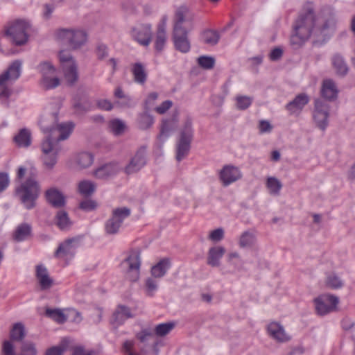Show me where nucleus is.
Masks as SVG:
<instances>
[{"mask_svg": "<svg viewBox=\"0 0 355 355\" xmlns=\"http://www.w3.org/2000/svg\"><path fill=\"white\" fill-rule=\"evenodd\" d=\"M336 25L335 15L324 8L318 14L311 3H307L293 25L290 44L293 49L301 47L311 37L314 42H325L334 33Z\"/></svg>", "mask_w": 355, "mask_h": 355, "instance_id": "obj_1", "label": "nucleus"}, {"mask_svg": "<svg viewBox=\"0 0 355 355\" xmlns=\"http://www.w3.org/2000/svg\"><path fill=\"white\" fill-rule=\"evenodd\" d=\"M58 110L51 112L46 109L38 122L42 132L48 135L41 143V157L43 165L49 170L55 166L62 150L59 142L67 139L74 127L71 122L58 123Z\"/></svg>", "mask_w": 355, "mask_h": 355, "instance_id": "obj_2", "label": "nucleus"}, {"mask_svg": "<svg viewBox=\"0 0 355 355\" xmlns=\"http://www.w3.org/2000/svg\"><path fill=\"white\" fill-rule=\"evenodd\" d=\"M56 40L72 50L84 46L88 41L87 32L80 28H60L55 33Z\"/></svg>", "mask_w": 355, "mask_h": 355, "instance_id": "obj_3", "label": "nucleus"}, {"mask_svg": "<svg viewBox=\"0 0 355 355\" xmlns=\"http://www.w3.org/2000/svg\"><path fill=\"white\" fill-rule=\"evenodd\" d=\"M21 65L22 62L20 60H15L0 75V98H8L12 94V85L19 78Z\"/></svg>", "mask_w": 355, "mask_h": 355, "instance_id": "obj_4", "label": "nucleus"}, {"mask_svg": "<svg viewBox=\"0 0 355 355\" xmlns=\"http://www.w3.org/2000/svg\"><path fill=\"white\" fill-rule=\"evenodd\" d=\"M16 191L26 209H31L35 207V201L40 194V187L34 178H28Z\"/></svg>", "mask_w": 355, "mask_h": 355, "instance_id": "obj_5", "label": "nucleus"}, {"mask_svg": "<svg viewBox=\"0 0 355 355\" xmlns=\"http://www.w3.org/2000/svg\"><path fill=\"white\" fill-rule=\"evenodd\" d=\"M30 28L28 21L24 19H17L8 24L5 28V35L16 45L24 44L28 40V30Z\"/></svg>", "mask_w": 355, "mask_h": 355, "instance_id": "obj_6", "label": "nucleus"}, {"mask_svg": "<svg viewBox=\"0 0 355 355\" xmlns=\"http://www.w3.org/2000/svg\"><path fill=\"white\" fill-rule=\"evenodd\" d=\"M37 69L42 76L40 85L45 89H52L60 85V79L56 75V69L49 61L41 62Z\"/></svg>", "mask_w": 355, "mask_h": 355, "instance_id": "obj_7", "label": "nucleus"}, {"mask_svg": "<svg viewBox=\"0 0 355 355\" xmlns=\"http://www.w3.org/2000/svg\"><path fill=\"white\" fill-rule=\"evenodd\" d=\"M193 135L192 121L187 119L180 131V139L177 144L176 159L178 162L183 159L189 153Z\"/></svg>", "mask_w": 355, "mask_h": 355, "instance_id": "obj_8", "label": "nucleus"}, {"mask_svg": "<svg viewBox=\"0 0 355 355\" xmlns=\"http://www.w3.org/2000/svg\"><path fill=\"white\" fill-rule=\"evenodd\" d=\"M193 27V14L186 6L179 7L174 15L173 32L189 33Z\"/></svg>", "mask_w": 355, "mask_h": 355, "instance_id": "obj_9", "label": "nucleus"}, {"mask_svg": "<svg viewBox=\"0 0 355 355\" xmlns=\"http://www.w3.org/2000/svg\"><path fill=\"white\" fill-rule=\"evenodd\" d=\"M131 211L126 207H117L112 210V215L105 223V231L107 234H116L125 218L130 216Z\"/></svg>", "mask_w": 355, "mask_h": 355, "instance_id": "obj_10", "label": "nucleus"}, {"mask_svg": "<svg viewBox=\"0 0 355 355\" xmlns=\"http://www.w3.org/2000/svg\"><path fill=\"white\" fill-rule=\"evenodd\" d=\"M330 107L327 103L321 99H316L313 111V120L315 125L324 131L329 125Z\"/></svg>", "mask_w": 355, "mask_h": 355, "instance_id": "obj_11", "label": "nucleus"}, {"mask_svg": "<svg viewBox=\"0 0 355 355\" xmlns=\"http://www.w3.org/2000/svg\"><path fill=\"white\" fill-rule=\"evenodd\" d=\"M146 155V148L145 146L140 147L124 168V172L128 175L139 172L147 164Z\"/></svg>", "mask_w": 355, "mask_h": 355, "instance_id": "obj_12", "label": "nucleus"}, {"mask_svg": "<svg viewBox=\"0 0 355 355\" xmlns=\"http://www.w3.org/2000/svg\"><path fill=\"white\" fill-rule=\"evenodd\" d=\"M338 298L331 295H323L314 300L315 310L320 315H326L336 309Z\"/></svg>", "mask_w": 355, "mask_h": 355, "instance_id": "obj_13", "label": "nucleus"}, {"mask_svg": "<svg viewBox=\"0 0 355 355\" xmlns=\"http://www.w3.org/2000/svg\"><path fill=\"white\" fill-rule=\"evenodd\" d=\"M124 263L128 266L127 277L131 282L137 281L140 275V252L138 250L132 251L129 256L125 259Z\"/></svg>", "mask_w": 355, "mask_h": 355, "instance_id": "obj_14", "label": "nucleus"}, {"mask_svg": "<svg viewBox=\"0 0 355 355\" xmlns=\"http://www.w3.org/2000/svg\"><path fill=\"white\" fill-rule=\"evenodd\" d=\"M242 177L243 173L240 168L232 164L225 165L219 172V180L224 187L241 180Z\"/></svg>", "mask_w": 355, "mask_h": 355, "instance_id": "obj_15", "label": "nucleus"}, {"mask_svg": "<svg viewBox=\"0 0 355 355\" xmlns=\"http://www.w3.org/2000/svg\"><path fill=\"white\" fill-rule=\"evenodd\" d=\"M132 37L139 44L147 46L152 40V27L149 24H141L132 28Z\"/></svg>", "mask_w": 355, "mask_h": 355, "instance_id": "obj_16", "label": "nucleus"}, {"mask_svg": "<svg viewBox=\"0 0 355 355\" xmlns=\"http://www.w3.org/2000/svg\"><path fill=\"white\" fill-rule=\"evenodd\" d=\"M77 247L78 241L76 239H67L59 245L54 255L57 258L71 259L75 254Z\"/></svg>", "mask_w": 355, "mask_h": 355, "instance_id": "obj_17", "label": "nucleus"}, {"mask_svg": "<svg viewBox=\"0 0 355 355\" xmlns=\"http://www.w3.org/2000/svg\"><path fill=\"white\" fill-rule=\"evenodd\" d=\"M266 329L269 336L278 343H285L291 340V337L286 332L284 327L279 322H270L267 325Z\"/></svg>", "mask_w": 355, "mask_h": 355, "instance_id": "obj_18", "label": "nucleus"}, {"mask_svg": "<svg viewBox=\"0 0 355 355\" xmlns=\"http://www.w3.org/2000/svg\"><path fill=\"white\" fill-rule=\"evenodd\" d=\"M167 21L168 17L166 15L162 16L157 27V32L155 39V49L158 52H161L164 49L166 42Z\"/></svg>", "mask_w": 355, "mask_h": 355, "instance_id": "obj_19", "label": "nucleus"}, {"mask_svg": "<svg viewBox=\"0 0 355 355\" xmlns=\"http://www.w3.org/2000/svg\"><path fill=\"white\" fill-rule=\"evenodd\" d=\"M133 317L134 314L129 307L124 305H119L112 314L111 323L115 327H119L122 325L127 319Z\"/></svg>", "mask_w": 355, "mask_h": 355, "instance_id": "obj_20", "label": "nucleus"}, {"mask_svg": "<svg viewBox=\"0 0 355 355\" xmlns=\"http://www.w3.org/2000/svg\"><path fill=\"white\" fill-rule=\"evenodd\" d=\"M189 33L173 32V41L176 50L187 53L190 51L191 44L188 38Z\"/></svg>", "mask_w": 355, "mask_h": 355, "instance_id": "obj_21", "label": "nucleus"}, {"mask_svg": "<svg viewBox=\"0 0 355 355\" xmlns=\"http://www.w3.org/2000/svg\"><path fill=\"white\" fill-rule=\"evenodd\" d=\"M178 118L176 116L170 119H163L160 129V133L157 137L159 141L164 142L170 134L178 127Z\"/></svg>", "mask_w": 355, "mask_h": 355, "instance_id": "obj_22", "label": "nucleus"}, {"mask_svg": "<svg viewBox=\"0 0 355 355\" xmlns=\"http://www.w3.org/2000/svg\"><path fill=\"white\" fill-rule=\"evenodd\" d=\"M119 171L118 164L114 163L103 165L94 171L95 178L100 180H107L115 175Z\"/></svg>", "mask_w": 355, "mask_h": 355, "instance_id": "obj_23", "label": "nucleus"}, {"mask_svg": "<svg viewBox=\"0 0 355 355\" xmlns=\"http://www.w3.org/2000/svg\"><path fill=\"white\" fill-rule=\"evenodd\" d=\"M225 253V249L223 246H214L209 248L207 263L212 267H218L220 264V259Z\"/></svg>", "mask_w": 355, "mask_h": 355, "instance_id": "obj_24", "label": "nucleus"}, {"mask_svg": "<svg viewBox=\"0 0 355 355\" xmlns=\"http://www.w3.org/2000/svg\"><path fill=\"white\" fill-rule=\"evenodd\" d=\"M309 101V98L306 94H300L286 105V108L291 114H294L301 111Z\"/></svg>", "mask_w": 355, "mask_h": 355, "instance_id": "obj_25", "label": "nucleus"}, {"mask_svg": "<svg viewBox=\"0 0 355 355\" xmlns=\"http://www.w3.org/2000/svg\"><path fill=\"white\" fill-rule=\"evenodd\" d=\"M321 93L324 98L332 101L336 98L338 89L336 83L331 79H327L322 83Z\"/></svg>", "mask_w": 355, "mask_h": 355, "instance_id": "obj_26", "label": "nucleus"}, {"mask_svg": "<svg viewBox=\"0 0 355 355\" xmlns=\"http://www.w3.org/2000/svg\"><path fill=\"white\" fill-rule=\"evenodd\" d=\"M36 277L42 289H48L53 285V279L49 277L46 268L43 265L37 266Z\"/></svg>", "mask_w": 355, "mask_h": 355, "instance_id": "obj_27", "label": "nucleus"}, {"mask_svg": "<svg viewBox=\"0 0 355 355\" xmlns=\"http://www.w3.org/2000/svg\"><path fill=\"white\" fill-rule=\"evenodd\" d=\"M47 201L55 207H63L65 204L64 196L57 189L51 188L46 191Z\"/></svg>", "mask_w": 355, "mask_h": 355, "instance_id": "obj_28", "label": "nucleus"}, {"mask_svg": "<svg viewBox=\"0 0 355 355\" xmlns=\"http://www.w3.org/2000/svg\"><path fill=\"white\" fill-rule=\"evenodd\" d=\"M94 155L89 152H80L74 157V163L78 169L82 170L91 166L94 162Z\"/></svg>", "mask_w": 355, "mask_h": 355, "instance_id": "obj_29", "label": "nucleus"}, {"mask_svg": "<svg viewBox=\"0 0 355 355\" xmlns=\"http://www.w3.org/2000/svg\"><path fill=\"white\" fill-rule=\"evenodd\" d=\"M13 141L19 148H28L31 144V132L27 128H22L14 136Z\"/></svg>", "mask_w": 355, "mask_h": 355, "instance_id": "obj_30", "label": "nucleus"}, {"mask_svg": "<svg viewBox=\"0 0 355 355\" xmlns=\"http://www.w3.org/2000/svg\"><path fill=\"white\" fill-rule=\"evenodd\" d=\"M32 227L30 224L24 223L19 224L13 233V239L17 242L26 240L31 234Z\"/></svg>", "mask_w": 355, "mask_h": 355, "instance_id": "obj_31", "label": "nucleus"}, {"mask_svg": "<svg viewBox=\"0 0 355 355\" xmlns=\"http://www.w3.org/2000/svg\"><path fill=\"white\" fill-rule=\"evenodd\" d=\"M55 223L58 227L63 231L69 230L73 225L67 212L64 210H60L57 212Z\"/></svg>", "mask_w": 355, "mask_h": 355, "instance_id": "obj_32", "label": "nucleus"}, {"mask_svg": "<svg viewBox=\"0 0 355 355\" xmlns=\"http://www.w3.org/2000/svg\"><path fill=\"white\" fill-rule=\"evenodd\" d=\"M153 116L149 114V111L145 110L139 113L137 118V125L141 130H147L151 128L154 123Z\"/></svg>", "mask_w": 355, "mask_h": 355, "instance_id": "obj_33", "label": "nucleus"}, {"mask_svg": "<svg viewBox=\"0 0 355 355\" xmlns=\"http://www.w3.org/2000/svg\"><path fill=\"white\" fill-rule=\"evenodd\" d=\"M62 69L67 83L70 85H73L78 78V67L76 63L62 67Z\"/></svg>", "mask_w": 355, "mask_h": 355, "instance_id": "obj_34", "label": "nucleus"}, {"mask_svg": "<svg viewBox=\"0 0 355 355\" xmlns=\"http://www.w3.org/2000/svg\"><path fill=\"white\" fill-rule=\"evenodd\" d=\"M331 62L334 69L338 75L343 76L347 73L348 67L341 55L338 54L334 55L332 57Z\"/></svg>", "mask_w": 355, "mask_h": 355, "instance_id": "obj_35", "label": "nucleus"}, {"mask_svg": "<svg viewBox=\"0 0 355 355\" xmlns=\"http://www.w3.org/2000/svg\"><path fill=\"white\" fill-rule=\"evenodd\" d=\"M170 267L168 259H164L158 262L151 268V275L154 277L160 278L163 277Z\"/></svg>", "mask_w": 355, "mask_h": 355, "instance_id": "obj_36", "label": "nucleus"}, {"mask_svg": "<svg viewBox=\"0 0 355 355\" xmlns=\"http://www.w3.org/2000/svg\"><path fill=\"white\" fill-rule=\"evenodd\" d=\"M175 327L174 322L161 323L155 326L153 331L154 335L158 337H164L168 335Z\"/></svg>", "mask_w": 355, "mask_h": 355, "instance_id": "obj_37", "label": "nucleus"}, {"mask_svg": "<svg viewBox=\"0 0 355 355\" xmlns=\"http://www.w3.org/2000/svg\"><path fill=\"white\" fill-rule=\"evenodd\" d=\"M95 189L96 184L90 180H83L78 184V191L85 197L91 196Z\"/></svg>", "mask_w": 355, "mask_h": 355, "instance_id": "obj_38", "label": "nucleus"}, {"mask_svg": "<svg viewBox=\"0 0 355 355\" xmlns=\"http://www.w3.org/2000/svg\"><path fill=\"white\" fill-rule=\"evenodd\" d=\"M266 185L270 195H279L280 191L282 188V184L277 178L275 177L268 178Z\"/></svg>", "mask_w": 355, "mask_h": 355, "instance_id": "obj_39", "label": "nucleus"}, {"mask_svg": "<svg viewBox=\"0 0 355 355\" xmlns=\"http://www.w3.org/2000/svg\"><path fill=\"white\" fill-rule=\"evenodd\" d=\"M135 81L139 84H144L146 80V73L144 66L141 63H135L132 69Z\"/></svg>", "mask_w": 355, "mask_h": 355, "instance_id": "obj_40", "label": "nucleus"}, {"mask_svg": "<svg viewBox=\"0 0 355 355\" xmlns=\"http://www.w3.org/2000/svg\"><path fill=\"white\" fill-rule=\"evenodd\" d=\"M220 39L219 33L214 30H207L202 34V40L203 42L209 46L216 45Z\"/></svg>", "mask_w": 355, "mask_h": 355, "instance_id": "obj_41", "label": "nucleus"}, {"mask_svg": "<svg viewBox=\"0 0 355 355\" xmlns=\"http://www.w3.org/2000/svg\"><path fill=\"white\" fill-rule=\"evenodd\" d=\"M45 315L58 323H64L67 318L60 309L47 308L45 311Z\"/></svg>", "mask_w": 355, "mask_h": 355, "instance_id": "obj_42", "label": "nucleus"}, {"mask_svg": "<svg viewBox=\"0 0 355 355\" xmlns=\"http://www.w3.org/2000/svg\"><path fill=\"white\" fill-rule=\"evenodd\" d=\"M10 339L16 341H21L25 337L24 326L21 322L15 323L10 333Z\"/></svg>", "mask_w": 355, "mask_h": 355, "instance_id": "obj_43", "label": "nucleus"}, {"mask_svg": "<svg viewBox=\"0 0 355 355\" xmlns=\"http://www.w3.org/2000/svg\"><path fill=\"white\" fill-rule=\"evenodd\" d=\"M109 129L114 135L119 136L124 132L125 125L123 121L119 119H114L110 121L108 124Z\"/></svg>", "mask_w": 355, "mask_h": 355, "instance_id": "obj_44", "label": "nucleus"}, {"mask_svg": "<svg viewBox=\"0 0 355 355\" xmlns=\"http://www.w3.org/2000/svg\"><path fill=\"white\" fill-rule=\"evenodd\" d=\"M254 235L252 233L246 231L241 235L239 244L241 248H249L254 244Z\"/></svg>", "mask_w": 355, "mask_h": 355, "instance_id": "obj_45", "label": "nucleus"}, {"mask_svg": "<svg viewBox=\"0 0 355 355\" xmlns=\"http://www.w3.org/2000/svg\"><path fill=\"white\" fill-rule=\"evenodd\" d=\"M115 98L122 100V102L116 101V103L121 106H130L131 99L128 95H126L121 87H117L114 92Z\"/></svg>", "mask_w": 355, "mask_h": 355, "instance_id": "obj_46", "label": "nucleus"}, {"mask_svg": "<svg viewBox=\"0 0 355 355\" xmlns=\"http://www.w3.org/2000/svg\"><path fill=\"white\" fill-rule=\"evenodd\" d=\"M252 98L248 96H237L236 97V106L239 110H246L252 104Z\"/></svg>", "mask_w": 355, "mask_h": 355, "instance_id": "obj_47", "label": "nucleus"}, {"mask_svg": "<svg viewBox=\"0 0 355 355\" xmlns=\"http://www.w3.org/2000/svg\"><path fill=\"white\" fill-rule=\"evenodd\" d=\"M154 336L153 331L150 328L142 329L136 334V338L141 343L146 345L147 342Z\"/></svg>", "mask_w": 355, "mask_h": 355, "instance_id": "obj_48", "label": "nucleus"}, {"mask_svg": "<svg viewBox=\"0 0 355 355\" xmlns=\"http://www.w3.org/2000/svg\"><path fill=\"white\" fill-rule=\"evenodd\" d=\"M198 64L205 69H211L214 67L215 59L211 56L202 55L198 58Z\"/></svg>", "mask_w": 355, "mask_h": 355, "instance_id": "obj_49", "label": "nucleus"}, {"mask_svg": "<svg viewBox=\"0 0 355 355\" xmlns=\"http://www.w3.org/2000/svg\"><path fill=\"white\" fill-rule=\"evenodd\" d=\"M327 285L333 289L340 288L343 286V282L336 274H330L326 280Z\"/></svg>", "mask_w": 355, "mask_h": 355, "instance_id": "obj_50", "label": "nucleus"}, {"mask_svg": "<svg viewBox=\"0 0 355 355\" xmlns=\"http://www.w3.org/2000/svg\"><path fill=\"white\" fill-rule=\"evenodd\" d=\"M59 59L62 67L76 64V61L71 53L67 51H60L59 53Z\"/></svg>", "mask_w": 355, "mask_h": 355, "instance_id": "obj_51", "label": "nucleus"}, {"mask_svg": "<svg viewBox=\"0 0 355 355\" xmlns=\"http://www.w3.org/2000/svg\"><path fill=\"white\" fill-rule=\"evenodd\" d=\"M157 282L153 278L148 277L145 282V289L146 294L149 296H153L155 291L157 290Z\"/></svg>", "mask_w": 355, "mask_h": 355, "instance_id": "obj_52", "label": "nucleus"}, {"mask_svg": "<svg viewBox=\"0 0 355 355\" xmlns=\"http://www.w3.org/2000/svg\"><path fill=\"white\" fill-rule=\"evenodd\" d=\"M21 352L24 354L23 355H37V351L35 344L31 341H26L22 344Z\"/></svg>", "mask_w": 355, "mask_h": 355, "instance_id": "obj_53", "label": "nucleus"}, {"mask_svg": "<svg viewBox=\"0 0 355 355\" xmlns=\"http://www.w3.org/2000/svg\"><path fill=\"white\" fill-rule=\"evenodd\" d=\"M97 207V204L95 201L87 199L80 202L79 207L85 211H90L95 209Z\"/></svg>", "mask_w": 355, "mask_h": 355, "instance_id": "obj_54", "label": "nucleus"}, {"mask_svg": "<svg viewBox=\"0 0 355 355\" xmlns=\"http://www.w3.org/2000/svg\"><path fill=\"white\" fill-rule=\"evenodd\" d=\"M224 238V230L217 228L209 233V239L214 242H218Z\"/></svg>", "mask_w": 355, "mask_h": 355, "instance_id": "obj_55", "label": "nucleus"}, {"mask_svg": "<svg viewBox=\"0 0 355 355\" xmlns=\"http://www.w3.org/2000/svg\"><path fill=\"white\" fill-rule=\"evenodd\" d=\"M173 103L172 101H164L160 105L157 106L155 108V111L159 114H164L173 106Z\"/></svg>", "mask_w": 355, "mask_h": 355, "instance_id": "obj_56", "label": "nucleus"}, {"mask_svg": "<svg viewBox=\"0 0 355 355\" xmlns=\"http://www.w3.org/2000/svg\"><path fill=\"white\" fill-rule=\"evenodd\" d=\"M3 355H15V347L10 340H5L2 345Z\"/></svg>", "mask_w": 355, "mask_h": 355, "instance_id": "obj_57", "label": "nucleus"}, {"mask_svg": "<svg viewBox=\"0 0 355 355\" xmlns=\"http://www.w3.org/2000/svg\"><path fill=\"white\" fill-rule=\"evenodd\" d=\"M135 343L132 340H126L123 343V348L124 355H140L133 351Z\"/></svg>", "mask_w": 355, "mask_h": 355, "instance_id": "obj_58", "label": "nucleus"}, {"mask_svg": "<svg viewBox=\"0 0 355 355\" xmlns=\"http://www.w3.org/2000/svg\"><path fill=\"white\" fill-rule=\"evenodd\" d=\"M157 98L158 93H150L145 101V110L147 111H150L151 107L154 105V103L157 99Z\"/></svg>", "mask_w": 355, "mask_h": 355, "instance_id": "obj_59", "label": "nucleus"}, {"mask_svg": "<svg viewBox=\"0 0 355 355\" xmlns=\"http://www.w3.org/2000/svg\"><path fill=\"white\" fill-rule=\"evenodd\" d=\"M96 105L99 109L105 111H110L113 108V104L107 99H98Z\"/></svg>", "mask_w": 355, "mask_h": 355, "instance_id": "obj_60", "label": "nucleus"}, {"mask_svg": "<svg viewBox=\"0 0 355 355\" xmlns=\"http://www.w3.org/2000/svg\"><path fill=\"white\" fill-rule=\"evenodd\" d=\"M10 184V178L7 173H0V193L3 191Z\"/></svg>", "mask_w": 355, "mask_h": 355, "instance_id": "obj_61", "label": "nucleus"}, {"mask_svg": "<svg viewBox=\"0 0 355 355\" xmlns=\"http://www.w3.org/2000/svg\"><path fill=\"white\" fill-rule=\"evenodd\" d=\"M66 347L64 345L54 346L46 351L45 355H62Z\"/></svg>", "mask_w": 355, "mask_h": 355, "instance_id": "obj_62", "label": "nucleus"}, {"mask_svg": "<svg viewBox=\"0 0 355 355\" xmlns=\"http://www.w3.org/2000/svg\"><path fill=\"white\" fill-rule=\"evenodd\" d=\"M96 55L98 59L103 60L108 56L107 47L103 44H98L96 49Z\"/></svg>", "mask_w": 355, "mask_h": 355, "instance_id": "obj_63", "label": "nucleus"}, {"mask_svg": "<svg viewBox=\"0 0 355 355\" xmlns=\"http://www.w3.org/2000/svg\"><path fill=\"white\" fill-rule=\"evenodd\" d=\"M272 126L269 121L266 120H261L259 123V132L261 134L268 133L272 131Z\"/></svg>", "mask_w": 355, "mask_h": 355, "instance_id": "obj_64", "label": "nucleus"}]
</instances>
